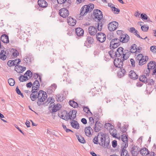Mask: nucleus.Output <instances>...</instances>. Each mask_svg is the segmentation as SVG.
Segmentation results:
<instances>
[{
  "mask_svg": "<svg viewBox=\"0 0 156 156\" xmlns=\"http://www.w3.org/2000/svg\"><path fill=\"white\" fill-rule=\"evenodd\" d=\"M130 53L128 50H125L122 47L118 48L115 52V57L118 58L121 56L122 60L127 59L129 56Z\"/></svg>",
  "mask_w": 156,
  "mask_h": 156,
  "instance_id": "f257e3e1",
  "label": "nucleus"
},
{
  "mask_svg": "<svg viewBox=\"0 0 156 156\" xmlns=\"http://www.w3.org/2000/svg\"><path fill=\"white\" fill-rule=\"evenodd\" d=\"M47 94L46 92L42 90H40L38 93V101L37 104L38 106L42 104V103L45 101L47 98Z\"/></svg>",
  "mask_w": 156,
  "mask_h": 156,
  "instance_id": "f03ea898",
  "label": "nucleus"
},
{
  "mask_svg": "<svg viewBox=\"0 0 156 156\" xmlns=\"http://www.w3.org/2000/svg\"><path fill=\"white\" fill-rule=\"evenodd\" d=\"M93 17L95 20L100 21L102 19L103 15L102 12L100 10L98 9H94L93 12Z\"/></svg>",
  "mask_w": 156,
  "mask_h": 156,
  "instance_id": "7ed1b4c3",
  "label": "nucleus"
},
{
  "mask_svg": "<svg viewBox=\"0 0 156 156\" xmlns=\"http://www.w3.org/2000/svg\"><path fill=\"white\" fill-rule=\"evenodd\" d=\"M119 25L118 23L115 21L109 23L108 25V30L110 31H113L116 30Z\"/></svg>",
  "mask_w": 156,
  "mask_h": 156,
  "instance_id": "20e7f679",
  "label": "nucleus"
},
{
  "mask_svg": "<svg viewBox=\"0 0 156 156\" xmlns=\"http://www.w3.org/2000/svg\"><path fill=\"white\" fill-rule=\"evenodd\" d=\"M123 61L121 58H115L114 62L115 66L117 67L122 68L123 64Z\"/></svg>",
  "mask_w": 156,
  "mask_h": 156,
  "instance_id": "39448f33",
  "label": "nucleus"
},
{
  "mask_svg": "<svg viewBox=\"0 0 156 156\" xmlns=\"http://www.w3.org/2000/svg\"><path fill=\"white\" fill-rule=\"evenodd\" d=\"M130 151L133 156H136L137 155L139 152H140V149L138 147L132 145Z\"/></svg>",
  "mask_w": 156,
  "mask_h": 156,
  "instance_id": "423d86ee",
  "label": "nucleus"
},
{
  "mask_svg": "<svg viewBox=\"0 0 156 156\" xmlns=\"http://www.w3.org/2000/svg\"><path fill=\"white\" fill-rule=\"evenodd\" d=\"M106 37L105 35L101 32L98 33L96 35V38L101 43L105 41Z\"/></svg>",
  "mask_w": 156,
  "mask_h": 156,
  "instance_id": "0eeeda50",
  "label": "nucleus"
},
{
  "mask_svg": "<svg viewBox=\"0 0 156 156\" xmlns=\"http://www.w3.org/2000/svg\"><path fill=\"white\" fill-rule=\"evenodd\" d=\"M59 14L61 16L65 18L68 16L69 14V11L66 9L64 8L59 10Z\"/></svg>",
  "mask_w": 156,
  "mask_h": 156,
  "instance_id": "6e6552de",
  "label": "nucleus"
},
{
  "mask_svg": "<svg viewBox=\"0 0 156 156\" xmlns=\"http://www.w3.org/2000/svg\"><path fill=\"white\" fill-rule=\"evenodd\" d=\"M87 7L88 5H85L81 8L80 14L81 16L85 15L88 12H90L89 8Z\"/></svg>",
  "mask_w": 156,
  "mask_h": 156,
  "instance_id": "1a4fd4ad",
  "label": "nucleus"
},
{
  "mask_svg": "<svg viewBox=\"0 0 156 156\" xmlns=\"http://www.w3.org/2000/svg\"><path fill=\"white\" fill-rule=\"evenodd\" d=\"M102 126V124L100 122H96L94 126V129L95 132H98L101 130Z\"/></svg>",
  "mask_w": 156,
  "mask_h": 156,
  "instance_id": "9d476101",
  "label": "nucleus"
},
{
  "mask_svg": "<svg viewBox=\"0 0 156 156\" xmlns=\"http://www.w3.org/2000/svg\"><path fill=\"white\" fill-rule=\"evenodd\" d=\"M119 38L122 43H126L128 41L129 39V37L128 35L126 34L121 35Z\"/></svg>",
  "mask_w": 156,
  "mask_h": 156,
  "instance_id": "9b49d317",
  "label": "nucleus"
},
{
  "mask_svg": "<svg viewBox=\"0 0 156 156\" xmlns=\"http://www.w3.org/2000/svg\"><path fill=\"white\" fill-rule=\"evenodd\" d=\"M89 34L92 36H94L96 34L97 30L96 27L93 26H90L88 28Z\"/></svg>",
  "mask_w": 156,
  "mask_h": 156,
  "instance_id": "f8f14e48",
  "label": "nucleus"
},
{
  "mask_svg": "<svg viewBox=\"0 0 156 156\" xmlns=\"http://www.w3.org/2000/svg\"><path fill=\"white\" fill-rule=\"evenodd\" d=\"M147 67L148 71L150 72V71L154 69H156V63L154 61H151L148 64Z\"/></svg>",
  "mask_w": 156,
  "mask_h": 156,
  "instance_id": "ddd939ff",
  "label": "nucleus"
},
{
  "mask_svg": "<svg viewBox=\"0 0 156 156\" xmlns=\"http://www.w3.org/2000/svg\"><path fill=\"white\" fill-rule=\"evenodd\" d=\"M128 147V144L125 145L124 146H122V151L121 156H129L128 151L126 150V148Z\"/></svg>",
  "mask_w": 156,
  "mask_h": 156,
  "instance_id": "4468645a",
  "label": "nucleus"
},
{
  "mask_svg": "<svg viewBox=\"0 0 156 156\" xmlns=\"http://www.w3.org/2000/svg\"><path fill=\"white\" fill-rule=\"evenodd\" d=\"M67 22L69 25L73 26L75 25L76 23V20L73 19L71 16L69 17L67 19Z\"/></svg>",
  "mask_w": 156,
  "mask_h": 156,
  "instance_id": "2eb2a0df",
  "label": "nucleus"
},
{
  "mask_svg": "<svg viewBox=\"0 0 156 156\" xmlns=\"http://www.w3.org/2000/svg\"><path fill=\"white\" fill-rule=\"evenodd\" d=\"M129 76L132 79L135 80L138 79V76L137 75L133 70H131L129 72Z\"/></svg>",
  "mask_w": 156,
  "mask_h": 156,
  "instance_id": "dca6fc26",
  "label": "nucleus"
},
{
  "mask_svg": "<svg viewBox=\"0 0 156 156\" xmlns=\"http://www.w3.org/2000/svg\"><path fill=\"white\" fill-rule=\"evenodd\" d=\"M39 6L42 8H45L48 6V3L44 0H38L37 2Z\"/></svg>",
  "mask_w": 156,
  "mask_h": 156,
  "instance_id": "f3484780",
  "label": "nucleus"
},
{
  "mask_svg": "<svg viewBox=\"0 0 156 156\" xmlns=\"http://www.w3.org/2000/svg\"><path fill=\"white\" fill-rule=\"evenodd\" d=\"M1 40L4 43L7 44L9 42V37L5 34H3L1 36Z\"/></svg>",
  "mask_w": 156,
  "mask_h": 156,
  "instance_id": "a211bd4d",
  "label": "nucleus"
},
{
  "mask_svg": "<svg viewBox=\"0 0 156 156\" xmlns=\"http://www.w3.org/2000/svg\"><path fill=\"white\" fill-rule=\"evenodd\" d=\"M140 152L141 154L143 156H146L149 154V151L145 147L141 149Z\"/></svg>",
  "mask_w": 156,
  "mask_h": 156,
  "instance_id": "6ab92c4d",
  "label": "nucleus"
},
{
  "mask_svg": "<svg viewBox=\"0 0 156 156\" xmlns=\"http://www.w3.org/2000/svg\"><path fill=\"white\" fill-rule=\"evenodd\" d=\"M84 131L86 135L88 136H89L91 135V132H93V130L89 126L85 128Z\"/></svg>",
  "mask_w": 156,
  "mask_h": 156,
  "instance_id": "aec40b11",
  "label": "nucleus"
},
{
  "mask_svg": "<svg viewBox=\"0 0 156 156\" xmlns=\"http://www.w3.org/2000/svg\"><path fill=\"white\" fill-rule=\"evenodd\" d=\"M122 140L123 142L122 146H125L126 144L128 145V137L125 134H123L122 135Z\"/></svg>",
  "mask_w": 156,
  "mask_h": 156,
  "instance_id": "412c9836",
  "label": "nucleus"
},
{
  "mask_svg": "<svg viewBox=\"0 0 156 156\" xmlns=\"http://www.w3.org/2000/svg\"><path fill=\"white\" fill-rule=\"evenodd\" d=\"M104 19H103L101 21H99V22L95 23V25L96 27H97V29L99 31H101L102 29V26L104 24L103 21Z\"/></svg>",
  "mask_w": 156,
  "mask_h": 156,
  "instance_id": "4be33fe9",
  "label": "nucleus"
},
{
  "mask_svg": "<svg viewBox=\"0 0 156 156\" xmlns=\"http://www.w3.org/2000/svg\"><path fill=\"white\" fill-rule=\"evenodd\" d=\"M75 32L78 36H82L83 34L84 31L82 28L78 27L76 29Z\"/></svg>",
  "mask_w": 156,
  "mask_h": 156,
  "instance_id": "5701e85b",
  "label": "nucleus"
},
{
  "mask_svg": "<svg viewBox=\"0 0 156 156\" xmlns=\"http://www.w3.org/2000/svg\"><path fill=\"white\" fill-rule=\"evenodd\" d=\"M32 57L31 56H27L24 58V63H26L27 64H30L32 61Z\"/></svg>",
  "mask_w": 156,
  "mask_h": 156,
  "instance_id": "b1692460",
  "label": "nucleus"
},
{
  "mask_svg": "<svg viewBox=\"0 0 156 156\" xmlns=\"http://www.w3.org/2000/svg\"><path fill=\"white\" fill-rule=\"evenodd\" d=\"M73 121L70 122L71 125L72 127L74 128L78 129L79 128V125L77 122L76 121L72 120Z\"/></svg>",
  "mask_w": 156,
  "mask_h": 156,
  "instance_id": "393cba45",
  "label": "nucleus"
},
{
  "mask_svg": "<svg viewBox=\"0 0 156 156\" xmlns=\"http://www.w3.org/2000/svg\"><path fill=\"white\" fill-rule=\"evenodd\" d=\"M99 139H100L101 142L99 143L98 144L101 146H103L104 142L106 140L105 136L102 134H99Z\"/></svg>",
  "mask_w": 156,
  "mask_h": 156,
  "instance_id": "a878e982",
  "label": "nucleus"
},
{
  "mask_svg": "<svg viewBox=\"0 0 156 156\" xmlns=\"http://www.w3.org/2000/svg\"><path fill=\"white\" fill-rule=\"evenodd\" d=\"M6 53L4 50H2L0 53V59L3 60H5L6 59L7 56L5 55Z\"/></svg>",
  "mask_w": 156,
  "mask_h": 156,
  "instance_id": "bb28decb",
  "label": "nucleus"
},
{
  "mask_svg": "<svg viewBox=\"0 0 156 156\" xmlns=\"http://www.w3.org/2000/svg\"><path fill=\"white\" fill-rule=\"evenodd\" d=\"M32 93L30 95V98L32 101H35L37 98L38 93H34V92Z\"/></svg>",
  "mask_w": 156,
  "mask_h": 156,
  "instance_id": "cd10ccee",
  "label": "nucleus"
},
{
  "mask_svg": "<svg viewBox=\"0 0 156 156\" xmlns=\"http://www.w3.org/2000/svg\"><path fill=\"white\" fill-rule=\"evenodd\" d=\"M126 72L124 69L121 68L120 70L118 73V76L119 78H121L122 77L124 76Z\"/></svg>",
  "mask_w": 156,
  "mask_h": 156,
  "instance_id": "c85d7f7f",
  "label": "nucleus"
},
{
  "mask_svg": "<svg viewBox=\"0 0 156 156\" xmlns=\"http://www.w3.org/2000/svg\"><path fill=\"white\" fill-rule=\"evenodd\" d=\"M61 107V106L59 104H57L55 105L52 108V111L53 112H56L59 110Z\"/></svg>",
  "mask_w": 156,
  "mask_h": 156,
  "instance_id": "c756f323",
  "label": "nucleus"
},
{
  "mask_svg": "<svg viewBox=\"0 0 156 156\" xmlns=\"http://www.w3.org/2000/svg\"><path fill=\"white\" fill-rule=\"evenodd\" d=\"M136 51H137L136 45L135 44H133L132 45L130 49V51H129V52L130 53L131 52L132 53H135Z\"/></svg>",
  "mask_w": 156,
  "mask_h": 156,
  "instance_id": "7c9ffc66",
  "label": "nucleus"
},
{
  "mask_svg": "<svg viewBox=\"0 0 156 156\" xmlns=\"http://www.w3.org/2000/svg\"><path fill=\"white\" fill-rule=\"evenodd\" d=\"M19 79L20 82H23L26 81L30 79L28 78L26 75H24V76H20L19 77Z\"/></svg>",
  "mask_w": 156,
  "mask_h": 156,
  "instance_id": "2f4dec72",
  "label": "nucleus"
},
{
  "mask_svg": "<svg viewBox=\"0 0 156 156\" xmlns=\"http://www.w3.org/2000/svg\"><path fill=\"white\" fill-rule=\"evenodd\" d=\"M114 41H111L110 43V48L111 50H114L115 48H117L119 45H118V44H115V43L113 42Z\"/></svg>",
  "mask_w": 156,
  "mask_h": 156,
  "instance_id": "473e14b6",
  "label": "nucleus"
},
{
  "mask_svg": "<svg viewBox=\"0 0 156 156\" xmlns=\"http://www.w3.org/2000/svg\"><path fill=\"white\" fill-rule=\"evenodd\" d=\"M71 3V1L70 0H66V1H65V2H64L63 3V7H65V8H68Z\"/></svg>",
  "mask_w": 156,
  "mask_h": 156,
  "instance_id": "72a5a7b5",
  "label": "nucleus"
},
{
  "mask_svg": "<svg viewBox=\"0 0 156 156\" xmlns=\"http://www.w3.org/2000/svg\"><path fill=\"white\" fill-rule=\"evenodd\" d=\"M69 103L71 106L74 108L77 107L78 105L77 102L73 100L69 101Z\"/></svg>",
  "mask_w": 156,
  "mask_h": 156,
  "instance_id": "f704fd0d",
  "label": "nucleus"
},
{
  "mask_svg": "<svg viewBox=\"0 0 156 156\" xmlns=\"http://www.w3.org/2000/svg\"><path fill=\"white\" fill-rule=\"evenodd\" d=\"M76 136L79 142H80L81 143L84 144L86 142V141L84 138L81 135H76Z\"/></svg>",
  "mask_w": 156,
  "mask_h": 156,
  "instance_id": "c9c22d12",
  "label": "nucleus"
},
{
  "mask_svg": "<svg viewBox=\"0 0 156 156\" xmlns=\"http://www.w3.org/2000/svg\"><path fill=\"white\" fill-rule=\"evenodd\" d=\"M71 114H69V112L67 113L66 111V115L64 118V119L66 120H67L69 119L70 120H73L72 118L71 117Z\"/></svg>",
  "mask_w": 156,
  "mask_h": 156,
  "instance_id": "e433bc0d",
  "label": "nucleus"
},
{
  "mask_svg": "<svg viewBox=\"0 0 156 156\" xmlns=\"http://www.w3.org/2000/svg\"><path fill=\"white\" fill-rule=\"evenodd\" d=\"M22 68L23 66L17 65L15 67V69L17 73H21L22 72Z\"/></svg>",
  "mask_w": 156,
  "mask_h": 156,
  "instance_id": "4c0bfd02",
  "label": "nucleus"
},
{
  "mask_svg": "<svg viewBox=\"0 0 156 156\" xmlns=\"http://www.w3.org/2000/svg\"><path fill=\"white\" fill-rule=\"evenodd\" d=\"M77 113V111L75 110H72V111H69V114H71V117L72 118V119H74L76 117V114Z\"/></svg>",
  "mask_w": 156,
  "mask_h": 156,
  "instance_id": "58836bf2",
  "label": "nucleus"
},
{
  "mask_svg": "<svg viewBox=\"0 0 156 156\" xmlns=\"http://www.w3.org/2000/svg\"><path fill=\"white\" fill-rule=\"evenodd\" d=\"M139 80L140 81L146 83V81H147V79L145 76L142 75L140 76Z\"/></svg>",
  "mask_w": 156,
  "mask_h": 156,
  "instance_id": "ea45409f",
  "label": "nucleus"
},
{
  "mask_svg": "<svg viewBox=\"0 0 156 156\" xmlns=\"http://www.w3.org/2000/svg\"><path fill=\"white\" fill-rule=\"evenodd\" d=\"M94 41V39L92 38V37H91L90 36H87V40L86 41V43H88V44H92Z\"/></svg>",
  "mask_w": 156,
  "mask_h": 156,
  "instance_id": "a19ab883",
  "label": "nucleus"
},
{
  "mask_svg": "<svg viewBox=\"0 0 156 156\" xmlns=\"http://www.w3.org/2000/svg\"><path fill=\"white\" fill-rule=\"evenodd\" d=\"M109 131V132L112 135L113 137H116V136L117 135L116 130L115 129H114L112 128L111 129H110Z\"/></svg>",
  "mask_w": 156,
  "mask_h": 156,
  "instance_id": "79ce46f5",
  "label": "nucleus"
},
{
  "mask_svg": "<svg viewBox=\"0 0 156 156\" xmlns=\"http://www.w3.org/2000/svg\"><path fill=\"white\" fill-rule=\"evenodd\" d=\"M111 10L115 14H118L120 12V10L119 9L114 6L111 7Z\"/></svg>",
  "mask_w": 156,
  "mask_h": 156,
  "instance_id": "37998d69",
  "label": "nucleus"
},
{
  "mask_svg": "<svg viewBox=\"0 0 156 156\" xmlns=\"http://www.w3.org/2000/svg\"><path fill=\"white\" fill-rule=\"evenodd\" d=\"M115 51H114L113 50H112L108 52V54L111 57L114 58L115 56Z\"/></svg>",
  "mask_w": 156,
  "mask_h": 156,
  "instance_id": "c03bdc74",
  "label": "nucleus"
},
{
  "mask_svg": "<svg viewBox=\"0 0 156 156\" xmlns=\"http://www.w3.org/2000/svg\"><path fill=\"white\" fill-rule=\"evenodd\" d=\"M113 126L110 123H105V129H109V130L112 128Z\"/></svg>",
  "mask_w": 156,
  "mask_h": 156,
  "instance_id": "a18cd8bd",
  "label": "nucleus"
},
{
  "mask_svg": "<svg viewBox=\"0 0 156 156\" xmlns=\"http://www.w3.org/2000/svg\"><path fill=\"white\" fill-rule=\"evenodd\" d=\"M146 63V60L145 59L144 57L143 56V57L140 59V61L139 62V65H142Z\"/></svg>",
  "mask_w": 156,
  "mask_h": 156,
  "instance_id": "49530a36",
  "label": "nucleus"
},
{
  "mask_svg": "<svg viewBox=\"0 0 156 156\" xmlns=\"http://www.w3.org/2000/svg\"><path fill=\"white\" fill-rule=\"evenodd\" d=\"M113 41L114 43L115 44H118V45H120L121 44V41L120 39H119L117 38H115L114 39H112L111 41Z\"/></svg>",
  "mask_w": 156,
  "mask_h": 156,
  "instance_id": "de8ad7c7",
  "label": "nucleus"
},
{
  "mask_svg": "<svg viewBox=\"0 0 156 156\" xmlns=\"http://www.w3.org/2000/svg\"><path fill=\"white\" fill-rule=\"evenodd\" d=\"M8 82L9 85L11 86H13L15 84V80L12 78L9 79L8 80Z\"/></svg>",
  "mask_w": 156,
  "mask_h": 156,
  "instance_id": "09e8293b",
  "label": "nucleus"
},
{
  "mask_svg": "<svg viewBox=\"0 0 156 156\" xmlns=\"http://www.w3.org/2000/svg\"><path fill=\"white\" fill-rule=\"evenodd\" d=\"M24 75H26L29 77V79H30L32 76V73L30 70H28L25 73Z\"/></svg>",
  "mask_w": 156,
  "mask_h": 156,
  "instance_id": "8fccbe9b",
  "label": "nucleus"
},
{
  "mask_svg": "<svg viewBox=\"0 0 156 156\" xmlns=\"http://www.w3.org/2000/svg\"><path fill=\"white\" fill-rule=\"evenodd\" d=\"M147 83L148 84L152 85L155 83V81L153 79H147V81H146V83Z\"/></svg>",
  "mask_w": 156,
  "mask_h": 156,
  "instance_id": "3c124183",
  "label": "nucleus"
},
{
  "mask_svg": "<svg viewBox=\"0 0 156 156\" xmlns=\"http://www.w3.org/2000/svg\"><path fill=\"white\" fill-rule=\"evenodd\" d=\"M99 134H98L97 136H95L93 139V142L95 144H98L99 143Z\"/></svg>",
  "mask_w": 156,
  "mask_h": 156,
  "instance_id": "603ef678",
  "label": "nucleus"
},
{
  "mask_svg": "<svg viewBox=\"0 0 156 156\" xmlns=\"http://www.w3.org/2000/svg\"><path fill=\"white\" fill-rule=\"evenodd\" d=\"M37 86L33 85L31 92H34V93H38L37 90H38L39 88V87H37Z\"/></svg>",
  "mask_w": 156,
  "mask_h": 156,
  "instance_id": "864d4df0",
  "label": "nucleus"
},
{
  "mask_svg": "<svg viewBox=\"0 0 156 156\" xmlns=\"http://www.w3.org/2000/svg\"><path fill=\"white\" fill-rule=\"evenodd\" d=\"M94 123V118L92 117H90L89 118V123L90 125V126H92Z\"/></svg>",
  "mask_w": 156,
  "mask_h": 156,
  "instance_id": "5fc2aeb1",
  "label": "nucleus"
},
{
  "mask_svg": "<svg viewBox=\"0 0 156 156\" xmlns=\"http://www.w3.org/2000/svg\"><path fill=\"white\" fill-rule=\"evenodd\" d=\"M110 141L109 140H108L106 141V140L104 142L103 144V145H104V147L105 148H108L109 146V144Z\"/></svg>",
  "mask_w": 156,
  "mask_h": 156,
  "instance_id": "6e6d98bb",
  "label": "nucleus"
},
{
  "mask_svg": "<svg viewBox=\"0 0 156 156\" xmlns=\"http://www.w3.org/2000/svg\"><path fill=\"white\" fill-rule=\"evenodd\" d=\"M83 110L86 112L88 114L90 113L92 114L91 112L90 111L89 108L87 107H84L83 108Z\"/></svg>",
  "mask_w": 156,
  "mask_h": 156,
  "instance_id": "4d7b16f0",
  "label": "nucleus"
},
{
  "mask_svg": "<svg viewBox=\"0 0 156 156\" xmlns=\"http://www.w3.org/2000/svg\"><path fill=\"white\" fill-rule=\"evenodd\" d=\"M14 62L15 61H13V60H9L8 62L7 65L9 67L14 66Z\"/></svg>",
  "mask_w": 156,
  "mask_h": 156,
  "instance_id": "13d9d810",
  "label": "nucleus"
},
{
  "mask_svg": "<svg viewBox=\"0 0 156 156\" xmlns=\"http://www.w3.org/2000/svg\"><path fill=\"white\" fill-rule=\"evenodd\" d=\"M19 54V52L16 50H14L12 55L14 57H16Z\"/></svg>",
  "mask_w": 156,
  "mask_h": 156,
  "instance_id": "bf43d9fd",
  "label": "nucleus"
},
{
  "mask_svg": "<svg viewBox=\"0 0 156 156\" xmlns=\"http://www.w3.org/2000/svg\"><path fill=\"white\" fill-rule=\"evenodd\" d=\"M94 5L93 4H89L88 5L87 8H89L90 12H91L94 8Z\"/></svg>",
  "mask_w": 156,
  "mask_h": 156,
  "instance_id": "052dcab7",
  "label": "nucleus"
},
{
  "mask_svg": "<svg viewBox=\"0 0 156 156\" xmlns=\"http://www.w3.org/2000/svg\"><path fill=\"white\" fill-rule=\"evenodd\" d=\"M150 50L153 53H156V46H152L151 47Z\"/></svg>",
  "mask_w": 156,
  "mask_h": 156,
  "instance_id": "680f3d73",
  "label": "nucleus"
},
{
  "mask_svg": "<svg viewBox=\"0 0 156 156\" xmlns=\"http://www.w3.org/2000/svg\"><path fill=\"white\" fill-rule=\"evenodd\" d=\"M94 117L95 119L96 122H98L99 119V117L98 113H94Z\"/></svg>",
  "mask_w": 156,
  "mask_h": 156,
  "instance_id": "e2e57ef3",
  "label": "nucleus"
},
{
  "mask_svg": "<svg viewBox=\"0 0 156 156\" xmlns=\"http://www.w3.org/2000/svg\"><path fill=\"white\" fill-rule=\"evenodd\" d=\"M62 126L63 127L64 129L66 131L67 133H68L69 132H73V131H72L71 130L68 129H67L66 126L65 125H64L63 124Z\"/></svg>",
  "mask_w": 156,
  "mask_h": 156,
  "instance_id": "0e129e2a",
  "label": "nucleus"
},
{
  "mask_svg": "<svg viewBox=\"0 0 156 156\" xmlns=\"http://www.w3.org/2000/svg\"><path fill=\"white\" fill-rule=\"evenodd\" d=\"M141 17L142 19L147 20L148 19V17L145 14H141Z\"/></svg>",
  "mask_w": 156,
  "mask_h": 156,
  "instance_id": "69168bd1",
  "label": "nucleus"
},
{
  "mask_svg": "<svg viewBox=\"0 0 156 156\" xmlns=\"http://www.w3.org/2000/svg\"><path fill=\"white\" fill-rule=\"evenodd\" d=\"M141 29L144 31H147L148 30V27L142 26L141 27Z\"/></svg>",
  "mask_w": 156,
  "mask_h": 156,
  "instance_id": "338daca9",
  "label": "nucleus"
},
{
  "mask_svg": "<svg viewBox=\"0 0 156 156\" xmlns=\"http://www.w3.org/2000/svg\"><path fill=\"white\" fill-rule=\"evenodd\" d=\"M13 61H15L14 66H15L16 65H18L21 62V60L20 59H16L15 60H13Z\"/></svg>",
  "mask_w": 156,
  "mask_h": 156,
  "instance_id": "774afa93",
  "label": "nucleus"
}]
</instances>
